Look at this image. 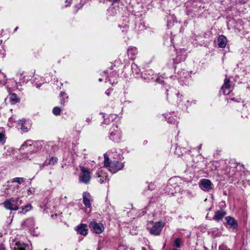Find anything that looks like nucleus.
<instances>
[{
	"mask_svg": "<svg viewBox=\"0 0 250 250\" xmlns=\"http://www.w3.org/2000/svg\"><path fill=\"white\" fill-rule=\"evenodd\" d=\"M110 136H117V131H116L115 132H111Z\"/></svg>",
	"mask_w": 250,
	"mask_h": 250,
	"instance_id": "obj_26",
	"label": "nucleus"
},
{
	"mask_svg": "<svg viewBox=\"0 0 250 250\" xmlns=\"http://www.w3.org/2000/svg\"><path fill=\"white\" fill-rule=\"evenodd\" d=\"M22 204L21 200H19V198L14 199L13 198L6 200L3 203L4 207L11 210H17L19 209V206Z\"/></svg>",
	"mask_w": 250,
	"mask_h": 250,
	"instance_id": "obj_2",
	"label": "nucleus"
},
{
	"mask_svg": "<svg viewBox=\"0 0 250 250\" xmlns=\"http://www.w3.org/2000/svg\"><path fill=\"white\" fill-rule=\"evenodd\" d=\"M32 208V207L31 204H28L25 206L24 207L21 208V213L25 214L27 212L30 211Z\"/></svg>",
	"mask_w": 250,
	"mask_h": 250,
	"instance_id": "obj_16",
	"label": "nucleus"
},
{
	"mask_svg": "<svg viewBox=\"0 0 250 250\" xmlns=\"http://www.w3.org/2000/svg\"><path fill=\"white\" fill-rule=\"evenodd\" d=\"M24 179L21 177H16L13 179V182H15L19 184H21L24 182Z\"/></svg>",
	"mask_w": 250,
	"mask_h": 250,
	"instance_id": "obj_19",
	"label": "nucleus"
},
{
	"mask_svg": "<svg viewBox=\"0 0 250 250\" xmlns=\"http://www.w3.org/2000/svg\"><path fill=\"white\" fill-rule=\"evenodd\" d=\"M5 83H6V82L3 81L2 80L0 79V85L1 84H5Z\"/></svg>",
	"mask_w": 250,
	"mask_h": 250,
	"instance_id": "obj_27",
	"label": "nucleus"
},
{
	"mask_svg": "<svg viewBox=\"0 0 250 250\" xmlns=\"http://www.w3.org/2000/svg\"><path fill=\"white\" fill-rule=\"evenodd\" d=\"M106 94L107 95H109V93H108V92H106Z\"/></svg>",
	"mask_w": 250,
	"mask_h": 250,
	"instance_id": "obj_33",
	"label": "nucleus"
},
{
	"mask_svg": "<svg viewBox=\"0 0 250 250\" xmlns=\"http://www.w3.org/2000/svg\"><path fill=\"white\" fill-rule=\"evenodd\" d=\"M5 142V135L4 134L0 133V143L3 144Z\"/></svg>",
	"mask_w": 250,
	"mask_h": 250,
	"instance_id": "obj_22",
	"label": "nucleus"
},
{
	"mask_svg": "<svg viewBox=\"0 0 250 250\" xmlns=\"http://www.w3.org/2000/svg\"><path fill=\"white\" fill-rule=\"evenodd\" d=\"M57 159L56 158H52L51 160L50 161V164H54L55 162H57Z\"/></svg>",
	"mask_w": 250,
	"mask_h": 250,
	"instance_id": "obj_23",
	"label": "nucleus"
},
{
	"mask_svg": "<svg viewBox=\"0 0 250 250\" xmlns=\"http://www.w3.org/2000/svg\"><path fill=\"white\" fill-rule=\"evenodd\" d=\"M91 196L90 194L87 192H84L83 193V202L84 205L87 208H90L91 207Z\"/></svg>",
	"mask_w": 250,
	"mask_h": 250,
	"instance_id": "obj_9",
	"label": "nucleus"
},
{
	"mask_svg": "<svg viewBox=\"0 0 250 250\" xmlns=\"http://www.w3.org/2000/svg\"><path fill=\"white\" fill-rule=\"evenodd\" d=\"M86 121H87V122H89L90 121V119H89V118H87V119H86Z\"/></svg>",
	"mask_w": 250,
	"mask_h": 250,
	"instance_id": "obj_30",
	"label": "nucleus"
},
{
	"mask_svg": "<svg viewBox=\"0 0 250 250\" xmlns=\"http://www.w3.org/2000/svg\"><path fill=\"white\" fill-rule=\"evenodd\" d=\"M181 149V148L180 147H177L176 148V154H177L178 155H182V154H180L179 153V151Z\"/></svg>",
	"mask_w": 250,
	"mask_h": 250,
	"instance_id": "obj_25",
	"label": "nucleus"
},
{
	"mask_svg": "<svg viewBox=\"0 0 250 250\" xmlns=\"http://www.w3.org/2000/svg\"><path fill=\"white\" fill-rule=\"evenodd\" d=\"M226 220L228 224L230 225L232 228L235 229L237 226L236 221L230 216H227L226 217Z\"/></svg>",
	"mask_w": 250,
	"mask_h": 250,
	"instance_id": "obj_15",
	"label": "nucleus"
},
{
	"mask_svg": "<svg viewBox=\"0 0 250 250\" xmlns=\"http://www.w3.org/2000/svg\"><path fill=\"white\" fill-rule=\"evenodd\" d=\"M219 250H230L229 249H228L224 246H220L219 247Z\"/></svg>",
	"mask_w": 250,
	"mask_h": 250,
	"instance_id": "obj_24",
	"label": "nucleus"
},
{
	"mask_svg": "<svg viewBox=\"0 0 250 250\" xmlns=\"http://www.w3.org/2000/svg\"><path fill=\"white\" fill-rule=\"evenodd\" d=\"M28 246L20 242H16L12 247L13 250H27Z\"/></svg>",
	"mask_w": 250,
	"mask_h": 250,
	"instance_id": "obj_11",
	"label": "nucleus"
},
{
	"mask_svg": "<svg viewBox=\"0 0 250 250\" xmlns=\"http://www.w3.org/2000/svg\"><path fill=\"white\" fill-rule=\"evenodd\" d=\"M181 240L179 238H176L174 241V245L177 248H180L181 247Z\"/></svg>",
	"mask_w": 250,
	"mask_h": 250,
	"instance_id": "obj_21",
	"label": "nucleus"
},
{
	"mask_svg": "<svg viewBox=\"0 0 250 250\" xmlns=\"http://www.w3.org/2000/svg\"><path fill=\"white\" fill-rule=\"evenodd\" d=\"M165 225V223L162 221L157 222L149 229V232L154 235H159Z\"/></svg>",
	"mask_w": 250,
	"mask_h": 250,
	"instance_id": "obj_4",
	"label": "nucleus"
},
{
	"mask_svg": "<svg viewBox=\"0 0 250 250\" xmlns=\"http://www.w3.org/2000/svg\"><path fill=\"white\" fill-rule=\"evenodd\" d=\"M222 90L225 95H229L231 90V87L230 84V80L226 78L224 80V83L222 87Z\"/></svg>",
	"mask_w": 250,
	"mask_h": 250,
	"instance_id": "obj_8",
	"label": "nucleus"
},
{
	"mask_svg": "<svg viewBox=\"0 0 250 250\" xmlns=\"http://www.w3.org/2000/svg\"><path fill=\"white\" fill-rule=\"evenodd\" d=\"M22 127H23V128H24V129H25V128H27V127H24V125H23V126H22Z\"/></svg>",
	"mask_w": 250,
	"mask_h": 250,
	"instance_id": "obj_32",
	"label": "nucleus"
},
{
	"mask_svg": "<svg viewBox=\"0 0 250 250\" xmlns=\"http://www.w3.org/2000/svg\"><path fill=\"white\" fill-rule=\"evenodd\" d=\"M199 186L205 191H209L212 188L211 182L209 180L206 179L201 180L199 182Z\"/></svg>",
	"mask_w": 250,
	"mask_h": 250,
	"instance_id": "obj_6",
	"label": "nucleus"
},
{
	"mask_svg": "<svg viewBox=\"0 0 250 250\" xmlns=\"http://www.w3.org/2000/svg\"><path fill=\"white\" fill-rule=\"evenodd\" d=\"M226 214V213L223 210H219L217 211L213 217V219L217 222L221 220Z\"/></svg>",
	"mask_w": 250,
	"mask_h": 250,
	"instance_id": "obj_12",
	"label": "nucleus"
},
{
	"mask_svg": "<svg viewBox=\"0 0 250 250\" xmlns=\"http://www.w3.org/2000/svg\"><path fill=\"white\" fill-rule=\"evenodd\" d=\"M104 166L112 173H116L123 169L124 165L118 161H111L106 154H104Z\"/></svg>",
	"mask_w": 250,
	"mask_h": 250,
	"instance_id": "obj_1",
	"label": "nucleus"
},
{
	"mask_svg": "<svg viewBox=\"0 0 250 250\" xmlns=\"http://www.w3.org/2000/svg\"><path fill=\"white\" fill-rule=\"evenodd\" d=\"M21 150L29 151L30 153H35L37 151L33 149V144L30 140L24 142L21 146Z\"/></svg>",
	"mask_w": 250,
	"mask_h": 250,
	"instance_id": "obj_7",
	"label": "nucleus"
},
{
	"mask_svg": "<svg viewBox=\"0 0 250 250\" xmlns=\"http://www.w3.org/2000/svg\"><path fill=\"white\" fill-rule=\"evenodd\" d=\"M25 120H22L20 121V123H19V125L21 126V129L23 131H24V132H26V131H27L28 130V129L27 128H23L22 127V126L23 125H24V124L25 123Z\"/></svg>",
	"mask_w": 250,
	"mask_h": 250,
	"instance_id": "obj_20",
	"label": "nucleus"
},
{
	"mask_svg": "<svg viewBox=\"0 0 250 250\" xmlns=\"http://www.w3.org/2000/svg\"><path fill=\"white\" fill-rule=\"evenodd\" d=\"M97 181L101 184L108 181L107 175L106 173L103 172V171H99L98 173V179Z\"/></svg>",
	"mask_w": 250,
	"mask_h": 250,
	"instance_id": "obj_10",
	"label": "nucleus"
},
{
	"mask_svg": "<svg viewBox=\"0 0 250 250\" xmlns=\"http://www.w3.org/2000/svg\"><path fill=\"white\" fill-rule=\"evenodd\" d=\"M66 95V94H65L64 92H62L60 93V97H62V96H64V95Z\"/></svg>",
	"mask_w": 250,
	"mask_h": 250,
	"instance_id": "obj_28",
	"label": "nucleus"
},
{
	"mask_svg": "<svg viewBox=\"0 0 250 250\" xmlns=\"http://www.w3.org/2000/svg\"><path fill=\"white\" fill-rule=\"evenodd\" d=\"M61 111V109L59 107H55L53 109V113L55 115H60Z\"/></svg>",
	"mask_w": 250,
	"mask_h": 250,
	"instance_id": "obj_18",
	"label": "nucleus"
},
{
	"mask_svg": "<svg viewBox=\"0 0 250 250\" xmlns=\"http://www.w3.org/2000/svg\"><path fill=\"white\" fill-rule=\"evenodd\" d=\"M9 98L11 101H13L14 102L17 103L19 102V99H18L17 95L15 93L10 94Z\"/></svg>",
	"mask_w": 250,
	"mask_h": 250,
	"instance_id": "obj_17",
	"label": "nucleus"
},
{
	"mask_svg": "<svg viewBox=\"0 0 250 250\" xmlns=\"http://www.w3.org/2000/svg\"><path fill=\"white\" fill-rule=\"evenodd\" d=\"M76 230L79 234L86 235L87 234V226L84 224H81L77 227Z\"/></svg>",
	"mask_w": 250,
	"mask_h": 250,
	"instance_id": "obj_13",
	"label": "nucleus"
},
{
	"mask_svg": "<svg viewBox=\"0 0 250 250\" xmlns=\"http://www.w3.org/2000/svg\"><path fill=\"white\" fill-rule=\"evenodd\" d=\"M80 169L81 173L79 179L80 182L85 184H88L91 178L90 171L83 167H80Z\"/></svg>",
	"mask_w": 250,
	"mask_h": 250,
	"instance_id": "obj_3",
	"label": "nucleus"
},
{
	"mask_svg": "<svg viewBox=\"0 0 250 250\" xmlns=\"http://www.w3.org/2000/svg\"><path fill=\"white\" fill-rule=\"evenodd\" d=\"M166 244L165 243V244H164V245L163 248H165V247L166 246Z\"/></svg>",
	"mask_w": 250,
	"mask_h": 250,
	"instance_id": "obj_34",
	"label": "nucleus"
},
{
	"mask_svg": "<svg viewBox=\"0 0 250 250\" xmlns=\"http://www.w3.org/2000/svg\"><path fill=\"white\" fill-rule=\"evenodd\" d=\"M61 104H63L65 103V101H61Z\"/></svg>",
	"mask_w": 250,
	"mask_h": 250,
	"instance_id": "obj_29",
	"label": "nucleus"
},
{
	"mask_svg": "<svg viewBox=\"0 0 250 250\" xmlns=\"http://www.w3.org/2000/svg\"><path fill=\"white\" fill-rule=\"evenodd\" d=\"M99 81L100 82H102V81H103V80H102L101 78H100V79H99Z\"/></svg>",
	"mask_w": 250,
	"mask_h": 250,
	"instance_id": "obj_31",
	"label": "nucleus"
},
{
	"mask_svg": "<svg viewBox=\"0 0 250 250\" xmlns=\"http://www.w3.org/2000/svg\"><path fill=\"white\" fill-rule=\"evenodd\" d=\"M90 229L95 233L97 234L101 233L104 229V225L101 223H98L92 221L89 224Z\"/></svg>",
	"mask_w": 250,
	"mask_h": 250,
	"instance_id": "obj_5",
	"label": "nucleus"
},
{
	"mask_svg": "<svg viewBox=\"0 0 250 250\" xmlns=\"http://www.w3.org/2000/svg\"><path fill=\"white\" fill-rule=\"evenodd\" d=\"M199 149H200V148H201V146H199Z\"/></svg>",
	"mask_w": 250,
	"mask_h": 250,
	"instance_id": "obj_35",
	"label": "nucleus"
},
{
	"mask_svg": "<svg viewBox=\"0 0 250 250\" xmlns=\"http://www.w3.org/2000/svg\"><path fill=\"white\" fill-rule=\"evenodd\" d=\"M218 42L219 47L220 48H224L226 46L227 43V39L225 36L223 35H221L219 37L218 39Z\"/></svg>",
	"mask_w": 250,
	"mask_h": 250,
	"instance_id": "obj_14",
	"label": "nucleus"
}]
</instances>
